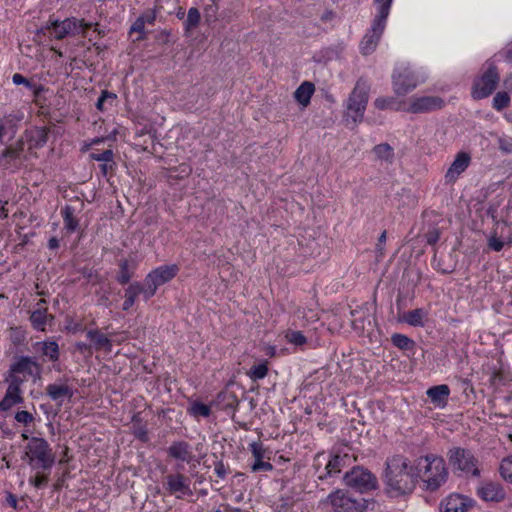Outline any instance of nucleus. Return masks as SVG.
I'll return each mask as SVG.
<instances>
[{
  "label": "nucleus",
  "instance_id": "1",
  "mask_svg": "<svg viewBox=\"0 0 512 512\" xmlns=\"http://www.w3.org/2000/svg\"><path fill=\"white\" fill-rule=\"evenodd\" d=\"M383 481L387 492L393 496L411 494L419 481L415 463L411 465L408 458L403 455H393L385 462Z\"/></svg>",
  "mask_w": 512,
  "mask_h": 512
},
{
  "label": "nucleus",
  "instance_id": "2",
  "mask_svg": "<svg viewBox=\"0 0 512 512\" xmlns=\"http://www.w3.org/2000/svg\"><path fill=\"white\" fill-rule=\"evenodd\" d=\"M415 470L419 473L422 489L426 492L438 491L449 478V470L442 456L429 453L415 460Z\"/></svg>",
  "mask_w": 512,
  "mask_h": 512
},
{
  "label": "nucleus",
  "instance_id": "3",
  "mask_svg": "<svg viewBox=\"0 0 512 512\" xmlns=\"http://www.w3.org/2000/svg\"><path fill=\"white\" fill-rule=\"evenodd\" d=\"M25 457L34 470L50 471L55 463V454L50 444L41 437H31L25 448Z\"/></svg>",
  "mask_w": 512,
  "mask_h": 512
},
{
  "label": "nucleus",
  "instance_id": "4",
  "mask_svg": "<svg viewBox=\"0 0 512 512\" xmlns=\"http://www.w3.org/2000/svg\"><path fill=\"white\" fill-rule=\"evenodd\" d=\"M335 512H365L373 510L376 504L374 499H365L361 496L353 497L349 492L337 490L328 496Z\"/></svg>",
  "mask_w": 512,
  "mask_h": 512
},
{
  "label": "nucleus",
  "instance_id": "5",
  "mask_svg": "<svg viewBox=\"0 0 512 512\" xmlns=\"http://www.w3.org/2000/svg\"><path fill=\"white\" fill-rule=\"evenodd\" d=\"M369 90L368 83L360 78L347 100V121L351 119L354 124L362 121L368 103Z\"/></svg>",
  "mask_w": 512,
  "mask_h": 512
},
{
  "label": "nucleus",
  "instance_id": "6",
  "mask_svg": "<svg viewBox=\"0 0 512 512\" xmlns=\"http://www.w3.org/2000/svg\"><path fill=\"white\" fill-rule=\"evenodd\" d=\"M447 458L454 473L462 472L467 475L471 474L473 477L480 476L478 460L470 450L462 447H453L448 450Z\"/></svg>",
  "mask_w": 512,
  "mask_h": 512
},
{
  "label": "nucleus",
  "instance_id": "7",
  "mask_svg": "<svg viewBox=\"0 0 512 512\" xmlns=\"http://www.w3.org/2000/svg\"><path fill=\"white\" fill-rule=\"evenodd\" d=\"M346 486L360 492L361 494L378 488L376 476L362 466H354L343 476Z\"/></svg>",
  "mask_w": 512,
  "mask_h": 512
},
{
  "label": "nucleus",
  "instance_id": "8",
  "mask_svg": "<svg viewBox=\"0 0 512 512\" xmlns=\"http://www.w3.org/2000/svg\"><path fill=\"white\" fill-rule=\"evenodd\" d=\"M500 77L497 66L491 63L481 77L474 81L471 95L474 100L490 96L497 88Z\"/></svg>",
  "mask_w": 512,
  "mask_h": 512
},
{
  "label": "nucleus",
  "instance_id": "9",
  "mask_svg": "<svg viewBox=\"0 0 512 512\" xmlns=\"http://www.w3.org/2000/svg\"><path fill=\"white\" fill-rule=\"evenodd\" d=\"M179 268L177 265H164L151 271L144 279L146 286L145 300L153 297L159 286L172 280L178 273Z\"/></svg>",
  "mask_w": 512,
  "mask_h": 512
},
{
  "label": "nucleus",
  "instance_id": "10",
  "mask_svg": "<svg viewBox=\"0 0 512 512\" xmlns=\"http://www.w3.org/2000/svg\"><path fill=\"white\" fill-rule=\"evenodd\" d=\"M387 18L376 15L371 28L364 35L360 42V51L363 55H370L373 53L379 43V40L384 32Z\"/></svg>",
  "mask_w": 512,
  "mask_h": 512
},
{
  "label": "nucleus",
  "instance_id": "11",
  "mask_svg": "<svg viewBox=\"0 0 512 512\" xmlns=\"http://www.w3.org/2000/svg\"><path fill=\"white\" fill-rule=\"evenodd\" d=\"M444 106L445 101L439 96L412 97L407 111L414 114L429 113L440 110Z\"/></svg>",
  "mask_w": 512,
  "mask_h": 512
},
{
  "label": "nucleus",
  "instance_id": "12",
  "mask_svg": "<svg viewBox=\"0 0 512 512\" xmlns=\"http://www.w3.org/2000/svg\"><path fill=\"white\" fill-rule=\"evenodd\" d=\"M472 507V501L458 493H451L441 500L439 504L440 512H468Z\"/></svg>",
  "mask_w": 512,
  "mask_h": 512
},
{
  "label": "nucleus",
  "instance_id": "13",
  "mask_svg": "<svg viewBox=\"0 0 512 512\" xmlns=\"http://www.w3.org/2000/svg\"><path fill=\"white\" fill-rule=\"evenodd\" d=\"M416 86V78L414 74L408 69H405L393 75V88L394 92L398 96H404L408 94L410 91L415 89Z\"/></svg>",
  "mask_w": 512,
  "mask_h": 512
},
{
  "label": "nucleus",
  "instance_id": "14",
  "mask_svg": "<svg viewBox=\"0 0 512 512\" xmlns=\"http://www.w3.org/2000/svg\"><path fill=\"white\" fill-rule=\"evenodd\" d=\"M471 156L467 152H459L445 174L446 183H454L468 168Z\"/></svg>",
  "mask_w": 512,
  "mask_h": 512
},
{
  "label": "nucleus",
  "instance_id": "15",
  "mask_svg": "<svg viewBox=\"0 0 512 512\" xmlns=\"http://www.w3.org/2000/svg\"><path fill=\"white\" fill-rule=\"evenodd\" d=\"M189 478L181 473L170 474L166 477L165 488L170 494L181 493L191 496L193 494L189 486Z\"/></svg>",
  "mask_w": 512,
  "mask_h": 512
},
{
  "label": "nucleus",
  "instance_id": "16",
  "mask_svg": "<svg viewBox=\"0 0 512 512\" xmlns=\"http://www.w3.org/2000/svg\"><path fill=\"white\" fill-rule=\"evenodd\" d=\"M478 495L484 501L501 502L506 493L500 483L485 482L478 488Z\"/></svg>",
  "mask_w": 512,
  "mask_h": 512
},
{
  "label": "nucleus",
  "instance_id": "17",
  "mask_svg": "<svg viewBox=\"0 0 512 512\" xmlns=\"http://www.w3.org/2000/svg\"><path fill=\"white\" fill-rule=\"evenodd\" d=\"M169 457L182 462L191 463L194 460L191 446L186 441H175L167 449Z\"/></svg>",
  "mask_w": 512,
  "mask_h": 512
},
{
  "label": "nucleus",
  "instance_id": "18",
  "mask_svg": "<svg viewBox=\"0 0 512 512\" xmlns=\"http://www.w3.org/2000/svg\"><path fill=\"white\" fill-rule=\"evenodd\" d=\"M249 449L254 457V463L251 465L253 472L258 471H271L273 465L269 462L263 461L265 458L266 449L261 442H253L249 445Z\"/></svg>",
  "mask_w": 512,
  "mask_h": 512
},
{
  "label": "nucleus",
  "instance_id": "19",
  "mask_svg": "<svg viewBox=\"0 0 512 512\" xmlns=\"http://www.w3.org/2000/svg\"><path fill=\"white\" fill-rule=\"evenodd\" d=\"M40 374L41 366L38 362L29 356H21L15 363L10 367V372L14 374L27 373L29 375Z\"/></svg>",
  "mask_w": 512,
  "mask_h": 512
},
{
  "label": "nucleus",
  "instance_id": "20",
  "mask_svg": "<svg viewBox=\"0 0 512 512\" xmlns=\"http://www.w3.org/2000/svg\"><path fill=\"white\" fill-rule=\"evenodd\" d=\"M350 461V456L348 454L334 455L325 466V474L320 475L318 478L320 480H324L328 477H334L339 474L344 467L347 466Z\"/></svg>",
  "mask_w": 512,
  "mask_h": 512
},
{
  "label": "nucleus",
  "instance_id": "21",
  "mask_svg": "<svg viewBox=\"0 0 512 512\" xmlns=\"http://www.w3.org/2000/svg\"><path fill=\"white\" fill-rule=\"evenodd\" d=\"M45 390L46 394L59 405H62L64 399H71L74 394L73 389L67 384H49Z\"/></svg>",
  "mask_w": 512,
  "mask_h": 512
},
{
  "label": "nucleus",
  "instance_id": "22",
  "mask_svg": "<svg viewBox=\"0 0 512 512\" xmlns=\"http://www.w3.org/2000/svg\"><path fill=\"white\" fill-rule=\"evenodd\" d=\"M431 402L437 407H445L450 395V388L446 384L436 385L426 392Z\"/></svg>",
  "mask_w": 512,
  "mask_h": 512
},
{
  "label": "nucleus",
  "instance_id": "23",
  "mask_svg": "<svg viewBox=\"0 0 512 512\" xmlns=\"http://www.w3.org/2000/svg\"><path fill=\"white\" fill-rule=\"evenodd\" d=\"M49 129L46 127H35L26 136L30 143V148H42L48 141Z\"/></svg>",
  "mask_w": 512,
  "mask_h": 512
},
{
  "label": "nucleus",
  "instance_id": "24",
  "mask_svg": "<svg viewBox=\"0 0 512 512\" xmlns=\"http://www.w3.org/2000/svg\"><path fill=\"white\" fill-rule=\"evenodd\" d=\"M76 208L72 205H65L61 209V215L64 222V228L68 233H74L79 227V220L75 216Z\"/></svg>",
  "mask_w": 512,
  "mask_h": 512
},
{
  "label": "nucleus",
  "instance_id": "25",
  "mask_svg": "<svg viewBox=\"0 0 512 512\" xmlns=\"http://www.w3.org/2000/svg\"><path fill=\"white\" fill-rule=\"evenodd\" d=\"M79 19L75 17L66 18L61 22L60 29H58V33L55 35L57 40H62L68 35H76L79 33Z\"/></svg>",
  "mask_w": 512,
  "mask_h": 512
},
{
  "label": "nucleus",
  "instance_id": "26",
  "mask_svg": "<svg viewBox=\"0 0 512 512\" xmlns=\"http://www.w3.org/2000/svg\"><path fill=\"white\" fill-rule=\"evenodd\" d=\"M86 336L88 339H90L93 342V346L95 350H101L104 349L108 352L112 349V342L111 340L103 333H101L99 330H88L86 333Z\"/></svg>",
  "mask_w": 512,
  "mask_h": 512
},
{
  "label": "nucleus",
  "instance_id": "27",
  "mask_svg": "<svg viewBox=\"0 0 512 512\" xmlns=\"http://www.w3.org/2000/svg\"><path fill=\"white\" fill-rule=\"evenodd\" d=\"M315 91L313 83L305 81L294 92L295 99L303 106L310 103V99Z\"/></svg>",
  "mask_w": 512,
  "mask_h": 512
},
{
  "label": "nucleus",
  "instance_id": "28",
  "mask_svg": "<svg viewBox=\"0 0 512 512\" xmlns=\"http://www.w3.org/2000/svg\"><path fill=\"white\" fill-rule=\"evenodd\" d=\"M48 319L52 321L54 319V316L48 315L46 308L36 309L30 315V322L33 328L39 331H45V326L47 324Z\"/></svg>",
  "mask_w": 512,
  "mask_h": 512
},
{
  "label": "nucleus",
  "instance_id": "29",
  "mask_svg": "<svg viewBox=\"0 0 512 512\" xmlns=\"http://www.w3.org/2000/svg\"><path fill=\"white\" fill-rule=\"evenodd\" d=\"M24 398L21 393L7 389L4 398L0 401V410L8 411L14 405L23 403Z\"/></svg>",
  "mask_w": 512,
  "mask_h": 512
},
{
  "label": "nucleus",
  "instance_id": "30",
  "mask_svg": "<svg viewBox=\"0 0 512 512\" xmlns=\"http://www.w3.org/2000/svg\"><path fill=\"white\" fill-rule=\"evenodd\" d=\"M37 345L41 346L42 355L46 356L51 362L59 360V346L55 341H42L38 342Z\"/></svg>",
  "mask_w": 512,
  "mask_h": 512
},
{
  "label": "nucleus",
  "instance_id": "31",
  "mask_svg": "<svg viewBox=\"0 0 512 512\" xmlns=\"http://www.w3.org/2000/svg\"><path fill=\"white\" fill-rule=\"evenodd\" d=\"M201 15L196 7H191L187 12L186 20L184 21V30L186 35L196 29L200 23Z\"/></svg>",
  "mask_w": 512,
  "mask_h": 512
},
{
  "label": "nucleus",
  "instance_id": "32",
  "mask_svg": "<svg viewBox=\"0 0 512 512\" xmlns=\"http://www.w3.org/2000/svg\"><path fill=\"white\" fill-rule=\"evenodd\" d=\"M427 313L421 309H414L406 312L403 316V320L411 326L422 327L424 325L423 319Z\"/></svg>",
  "mask_w": 512,
  "mask_h": 512
},
{
  "label": "nucleus",
  "instance_id": "33",
  "mask_svg": "<svg viewBox=\"0 0 512 512\" xmlns=\"http://www.w3.org/2000/svg\"><path fill=\"white\" fill-rule=\"evenodd\" d=\"M24 151V140L19 139L15 143V145L8 146L2 152V158L8 160H14L20 157L21 153Z\"/></svg>",
  "mask_w": 512,
  "mask_h": 512
},
{
  "label": "nucleus",
  "instance_id": "34",
  "mask_svg": "<svg viewBox=\"0 0 512 512\" xmlns=\"http://www.w3.org/2000/svg\"><path fill=\"white\" fill-rule=\"evenodd\" d=\"M373 152L377 158L392 162L394 159V150L388 143L378 144L373 148Z\"/></svg>",
  "mask_w": 512,
  "mask_h": 512
},
{
  "label": "nucleus",
  "instance_id": "35",
  "mask_svg": "<svg viewBox=\"0 0 512 512\" xmlns=\"http://www.w3.org/2000/svg\"><path fill=\"white\" fill-rule=\"evenodd\" d=\"M133 269H130L128 260H121L119 263V272L116 277L121 285L127 284L133 277Z\"/></svg>",
  "mask_w": 512,
  "mask_h": 512
},
{
  "label": "nucleus",
  "instance_id": "36",
  "mask_svg": "<svg viewBox=\"0 0 512 512\" xmlns=\"http://www.w3.org/2000/svg\"><path fill=\"white\" fill-rule=\"evenodd\" d=\"M393 345L401 350H412L415 342L406 335L395 333L391 337Z\"/></svg>",
  "mask_w": 512,
  "mask_h": 512
},
{
  "label": "nucleus",
  "instance_id": "37",
  "mask_svg": "<svg viewBox=\"0 0 512 512\" xmlns=\"http://www.w3.org/2000/svg\"><path fill=\"white\" fill-rule=\"evenodd\" d=\"M219 6L214 0H208L204 7V18L207 24L215 23L218 20Z\"/></svg>",
  "mask_w": 512,
  "mask_h": 512
},
{
  "label": "nucleus",
  "instance_id": "38",
  "mask_svg": "<svg viewBox=\"0 0 512 512\" xmlns=\"http://www.w3.org/2000/svg\"><path fill=\"white\" fill-rule=\"evenodd\" d=\"M510 101L511 99L507 92L499 91L493 98L492 107L497 111H502L510 105Z\"/></svg>",
  "mask_w": 512,
  "mask_h": 512
},
{
  "label": "nucleus",
  "instance_id": "39",
  "mask_svg": "<svg viewBox=\"0 0 512 512\" xmlns=\"http://www.w3.org/2000/svg\"><path fill=\"white\" fill-rule=\"evenodd\" d=\"M145 290H146L145 283H143V284H141L140 282L131 283L128 286V288L125 290V297L135 301L136 298L140 294H143L145 296Z\"/></svg>",
  "mask_w": 512,
  "mask_h": 512
},
{
  "label": "nucleus",
  "instance_id": "40",
  "mask_svg": "<svg viewBox=\"0 0 512 512\" xmlns=\"http://www.w3.org/2000/svg\"><path fill=\"white\" fill-rule=\"evenodd\" d=\"M189 413L193 416L209 417L211 414V408L202 402L195 401L191 404Z\"/></svg>",
  "mask_w": 512,
  "mask_h": 512
},
{
  "label": "nucleus",
  "instance_id": "41",
  "mask_svg": "<svg viewBox=\"0 0 512 512\" xmlns=\"http://www.w3.org/2000/svg\"><path fill=\"white\" fill-rule=\"evenodd\" d=\"M500 474L504 480L512 483V455L502 460Z\"/></svg>",
  "mask_w": 512,
  "mask_h": 512
},
{
  "label": "nucleus",
  "instance_id": "42",
  "mask_svg": "<svg viewBox=\"0 0 512 512\" xmlns=\"http://www.w3.org/2000/svg\"><path fill=\"white\" fill-rule=\"evenodd\" d=\"M89 157L92 159V160H95V161H98V162H102V163H105V162H112L113 163V158H114V153L111 149H107L103 152H100V153H96V152H92Z\"/></svg>",
  "mask_w": 512,
  "mask_h": 512
},
{
  "label": "nucleus",
  "instance_id": "43",
  "mask_svg": "<svg viewBox=\"0 0 512 512\" xmlns=\"http://www.w3.org/2000/svg\"><path fill=\"white\" fill-rule=\"evenodd\" d=\"M268 373V367L265 363L254 365L250 371V377L254 380L263 379Z\"/></svg>",
  "mask_w": 512,
  "mask_h": 512
},
{
  "label": "nucleus",
  "instance_id": "44",
  "mask_svg": "<svg viewBox=\"0 0 512 512\" xmlns=\"http://www.w3.org/2000/svg\"><path fill=\"white\" fill-rule=\"evenodd\" d=\"M137 32L139 33V36L137 38L138 41H142L146 39V32H145V24L144 22L138 17L132 26L130 27L129 33Z\"/></svg>",
  "mask_w": 512,
  "mask_h": 512
},
{
  "label": "nucleus",
  "instance_id": "45",
  "mask_svg": "<svg viewBox=\"0 0 512 512\" xmlns=\"http://www.w3.org/2000/svg\"><path fill=\"white\" fill-rule=\"evenodd\" d=\"M286 337L290 343H293L296 346H301L306 343V337L301 331H291Z\"/></svg>",
  "mask_w": 512,
  "mask_h": 512
},
{
  "label": "nucleus",
  "instance_id": "46",
  "mask_svg": "<svg viewBox=\"0 0 512 512\" xmlns=\"http://www.w3.org/2000/svg\"><path fill=\"white\" fill-rule=\"evenodd\" d=\"M48 480L49 478L47 474L37 472L34 477L29 479V482L36 488H42L47 485Z\"/></svg>",
  "mask_w": 512,
  "mask_h": 512
},
{
  "label": "nucleus",
  "instance_id": "47",
  "mask_svg": "<svg viewBox=\"0 0 512 512\" xmlns=\"http://www.w3.org/2000/svg\"><path fill=\"white\" fill-rule=\"evenodd\" d=\"M395 103L396 102L393 97H380L377 98L374 102L376 108L380 110L392 109Z\"/></svg>",
  "mask_w": 512,
  "mask_h": 512
},
{
  "label": "nucleus",
  "instance_id": "48",
  "mask_svg": "<svg viewBox=\"0 0 512 512\" xmlns=\"http://www.w3.org/2000/svg\"><path fill=\"white\" fill-rule=\"evenodd\" d=\"M440 234H441V231L436 227H432V228L428 229V231L425 232V234H424L426 243L429 245L436 244L440 238Z\"/></svg>",
  "mask_w": 512,
  "mask_h": 512
},
{
  "label": "nucleus",
  "instance_id": "49",
  "mask_svg": "<svg viewBox=\"0 0 512 512\" xmlns=\"http://www.w3.org/2000/svg\"><path fill=\"white\" fill-rule=\"evenodd\" d=\"M393 0H375L378 4V16L388 18Z\"/></svg>",
  "mask_w": 512,
  "mask_h": 512
},
{
  "label": "nucleus",
  "instance_id": "50",
  "mask_svg": "<svg viewBox=\"0 0 512 512\" xmlns=\"http://www.w3.org/2000/svg\"><path fill=\"white\" fill-rule=\"evenodd\" d=\"M116 98V94L108 91V90H103L101 92V95L100 97L98 98L97 102H96V108L100 111H103L104 110V103L110 99V100H114Z\"/></svg>",
  "mask_w": 512,
  "mask_h": 512
},
{
  "label": "nucleus",
  "instance_id": "51",
  "mask_svg": "<svg viewBox=\"0 0 512 512\" xmlns=\"http://www.w3.org/2000/svg\"><path fill=\"white\" fill-rule=\"evenodd\" d=\"M6 381L9 382V385H8L7 389H10V390L22 393L21 385L24 382L23 379H21L17 375H10V377L8 379H6Z\"/></svg>",
  "mask_w": 512,
  "mask_h": 512
},
{
  "label": "nucleus",
  "instance_id": "52",
  "mask_svg": "<svg viewBox=\"0 0 512 512\" xmlns=\"http://www.w3.org/2000/svg\"><path fill=\"white\" fill-rule=\"evenodd\" d=\"M488 246L489 248H491L492 250L496 251V252H499L503 249L504 247V242L501 241L498 236H497V232L494 231L491 235V237L489 238L488 240Z\"/></svg>",
  "mask_w": 512,
  "mask_h": 512
},
{
  "label": "nucleus",
  "instance_id": "53",
  "mask_svg": "<svg viewBox=\"0 0 512 512\" xmlns=\"http://www.w3.org/2000/svg\"><path fill=\"white\" fill-rule=\"evenodd\" d=\"M15 420L17 422H19V423L24 424V425H28L31 422H33L34 417H33V415L30 412L22 410V411H18L15 414Z\"/></svg>",
  "mask_w": 512,
  "mask_h": 512
},
{
  "label": "nucleus",
  "instance_id": "54",
  "mask_svg": "<svg viewBox=\"0 0 512 512\" xmlns=\"http://www.w3.org/2000/svg\"><path fill=\"white\" fill-rule=\"evenodd\" d=\"M139 17L144 22V24L153 25L157 17L156 10L148 9L145 12H143Z\"/></svg>",
  "mask_w": 512,
  "mask_h": 512
},
{
  "label": "nucleus",
  "instance_id": "55",
  "mask_svg": "<svg viewBox=\"0 0 512 512\" xmlns=\"http://www.w3.org/2000/svg\"><path fill=\"white\" fill-rule=\"evenodd\" d=\"M499 150L505 154L512 153V138L500 137L498 139Z\"/></svg>",
  "mask_w": 512,
  "mask_h": 512
},
{
  "label": "nucleus",
  "instance_id": "56",
  "mask_svg": "<svg viewBox=\"0 0 512 512\" xmlns=\"http://www.w3.org/2000/svg\"><path fill=\"white\" fill-rule=\"evenodd\" d=\"M134 436L143 443L149 441L148 430L145 426H139L134 430Z\"/></svg>",
  "mask_w": 512,
  "mask_h": 512
},
{
  "label": "nucleus",
  "instance_id": "57",
  "mask_svg": "<svg viewBox=\"0 0 512 512\" xmlns=\"http://www.w3.org/2000/svg\"><path fill=\"white\" fill-rule=\"evenodd\" d=\"M12 81L16 85H25L27 88L31 89L33 87L32 83L23 75L19 73H15L12 77Z\"/></svg>",
  "mask_w": 512,
  "mask_h": 512
},
{
  "label": "nucleus",
  "instance_id": "58",
  "mask_svg": "<svg viewBox=\"0 0 512 512\" xmlns=\"http://www.w3.org/2000/svg\"><path fill=\"white\" fill-rule=\"evenodd\" d=\"M386 241V231H383L378 238V243L376 244V253L379 256L384 255V243Z\"/></svg>",
  "mask_w": 512,
  "mask_h": 512
},
{
  "label": "nucleus",
  "instance_id": "59",
  "mask_svg": "<svg viewBox=\"0 0 512 512\" xmlns=\"http://www.w3.org/2000/svg\"><path fill=\"white\" fill-rule=\"evenodd\" d=\"M215 473L219 478H225L227 475V469L222 461H217L215 463Z\"/></svg>",
  "mask_w": 512,
  "mask_h": 512
},
{
  "label": "nucleus",
  "instance_id": "60",
  "mask_svg": "<svg viewBox=\"0 0 512 512\" xmlns=\"http://www.w3.org/2000/svg\"><path fill=\"white\" fill-rule=\"evenodd\" d=\"M114 166H115V161L113 160V163L112 162L101 163L99 165V168H100L102 175L106 177L108 175V173L113 170Z\"/></svg>",
  "mask_w": 512,
  "mask_h": 512
},
{
  "label": "nucleus",
  "instance_id": "61",
  "mask_svg": "<svg viewBox=\"0 0 512 512\" xmlns=\"http://www.w3.org/2000/svg\"><path fill=\"white\" fill-rule=\"evenodd\" d=\"M81 25H79V29H82V35L86 36V30L92 28L93 26H98V23L85 22L84 19H79Z\"/></svg>",
  "mask_w": 512,
  "mask_h": 512
},
{
  "label": "nucleus",
  "instance_id": "62",
  "mask_svg": "<svg viewBox=\"0 0 512 512\" xmlns=\"http://www.w3.org/2000/svg\"><path fill=\"white\" fill-rule=\"evenodd\" d=\"M61 22L62 21H60L58 19H55V20L50 19L46 26V29H53L55 31V35H56L58 33V29H60Z\"/></svg>",
  "mask_w": 512,
  "mask_h": 512
},
{
  "label": "nucleus",
  "instance_id": "63",
  "mask_svg": "<svg viewBox=\"0 0 512 512\" xmlns=\"http://www.w3.org/2000/svg\"><path fill=\"white\" fill-rule=\"evenodd\" d=\"M6 502L12 508L17 509L18 500H17L16 496L13 495L12 493H8V495L6 497Z\"/></svg>",
  "mask_w": 512,
  "mask_h": 512
},
{
  "label": "nucleus",
  "instance_id": "64",
  "mask_svg": "<svg viewBox=\"0 0 512 512\" xmlns=\"http://www.w3.org/2000/svg\"><path fill=\"white\" fill-rule=\"evenodd\" d=\"M496 213H497V207L490 205L487 209V215L490 216L496 224H498L499 221L497 220Z\"/></svg>",
  "mask_w": 512,
  "mask_h": 512
}]
</instances>
